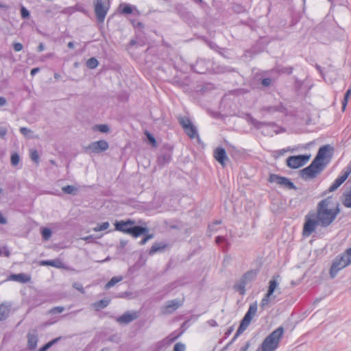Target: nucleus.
<instances>
[{"label":"nucleus","mask_w":351,"mask_h":351,"mask_svg":"<svg viewBox=\"0 0 351 351\" xmlns=\"http://www.w3.org/2000/svg\"><path fill=\"white\" fill-rule=\"evenodd\" d=\"M233 331V327H230L227 332H226V335H229Z\"/></svg>","instance_id":"obj_62"},{"label":"nucleus","mask_w":351,"mask_h":351,"mask_svg":"<svg viewBox=\"0 0 351 351\" xmlns=\"http://www.w3.org/2000/svg\"><path fill=\"white\" fill-rule=\"evenodd\" d=\"M10 279L21 282H27L29 280V278L23 274H12L10 276Z\"/></svg>","instance_id":"obj_24"},{"label":"nucleus","mask_w":351,"mask_h":351,"mask_svg":"<svg viewBox=\"0 0 351 351\" xmlns=\"http://www.w3.org/2000/svg\"><path fill=\"white\" fill-rule=\"evenodd\" d=\"M110 303V300L108 299H104L101 300L99 301H97L94 302L92 306L94 307L95 311H99L101 309H103L106 308Z\"/></svg>","instance_id":"obj_22"},{"label":"nucleus","mask_w":351,"mask_h":351,"mask_svg":"<svg viewBox=\"0 0 351 351\" xmlns=\"http://www.w3.org/2000/svg\"><path fill=\"white\" fill-rule=\"evenodd\" d=\"M45 49V45L43 43H40L38 46V51H43Z\"/></svg>","instance_id":"obj_59"},{"label":"nucleus","mask_w":351,"mask_h":351,"mask_svg":"<svg viewBox=\"0 0 351 351\" xmlns=\"http://www.w3.org/2000/svg\"><path fill=\"white\" fill-rule=\"evenodd\" d=\"M326 167V164L317 163L313 160L309 166L300 171L301 177L304 180H310L315 178Z\"/></svg>","instance_id":"obj_7"},{"label":"nucleus","mask_w":351,"mask_h":351,"mask_svg":"<svg viewBox=\"0 0 351 351\" xmlns=\"http://www.w3.org/2000/svg\"><path fill=\"white\" fill-rule=\"evenodd\" d=\"M209 323L212 326H215L217 325V322L215 320H210Z\"/></svg>","instance_id":"obj_64"},{"label":"nucleus","mask_w":351,"mask_h":351,"mask_svg":"<svg viewBox=\"0 0 351 351\" xmlns=\"http://www.w3.org/2000/svg\"><path fill=\"white\" fill-rule=\"evenodd\" d=\"M271 80L270 78H264V79H263L261 83L263 86L267 87L271 84Z\"/></svg>","instance_id":"obj_52"},{"label":"nucleus","mask_w":351,"mask_h":351,"mask_svg":"<svg viewBox=\"0 0 351 351\" xmlns=\"http://www.w3.org/2000/svg\"><path fill=\"white\" fill-rule=\"evenodd\" d=\"M173 351H185L184 344L180 342L176 343L173 348Z\"/></svg>","instance_id":"obj_42"},{"label":"nucleus","mask_w":351,"mask_h":351,"mask_svg":"<svg viewBox=\"0 0 351 351\" xmlns=\"http://www.w3.org/2000/svg\"><path fill=\"white\" fill-rule=\"evenodd\" d=\"M278 278H279V276H274L272 279L270 280L267 293L261 302V308H265L269 303L274 300L277 297V295L280 293V289L278 288V282L276 279Z\"/></svg>","instance_id":"obj_5"},{"label":"nucleus","mask_w":351,"mask_h":351,"mask_svg":"<svg viewBox=\"0 0 351 351\" xmlns=\"http://www.w3.org/2000/svg\"><path fill=\"white\" fill-rule=\"evenodd\" d=\"M13 48L16 51H21L23 47V45L20 43H14L13 44Z\"/></svg>","instance_id":"obj_48"},{"label":"nucleus","mask_w":351,"mask_h":351,"mask_svg":"<svg viewBox=\"0 0 351 351\" xmlns=\"http://www.w3.org/2000/svg\"><path fill=\"white\" fill-rule=\"evenodd\" d=\"M62 191L66 194L75 195L77 191V189L73 185H67L62 188Z\"/></svg>","instance_id":"obj_29"},{"label":"nucleus","mask_w":351,"mask_h":351,"mask_svg":"<svg viewBox=\"0 0 351 351\" xmlns=\"http://www.w3.org/2000/svg\"><path fill=\"white\" fill-rule=\"evenodd\" d=\"M68 47L70 48V49H73L74 48V43L73 42H69L68 43Z\"/></svg>","instance_id":"obj_63"},{"label":"nucleus","mask_w":351,"mask_h":351,"mask_svg":"<svg viewBox=\"0 0 351 351\" xmlns=\"http://www.w3.org/2000/svg\"><path fill=\"white\" fill-rule=\"evenodd\" d=\"M61 337L56 338L49 342L47 343L45 346L39 348L38 351H47L49 348H50L53 345L57 343Z\"/></svg>","instance_id":"obj_31"},{"label":"nucleus","mask_w":351,"mask_h":351,"mask_svg":"<svg viewBox=\"0 0 351 351\" xmlns=\"http://www.w3.org/2000/svg\"><path fill=\"white\" fill-rule=\"evenodd\" d=\"M123 278L121 276H114L112 277L109 282L105 285V289H108L114 286L117 283L122 280Z\"/></svg>","instance_id":"obj_28"},{"label":"nucleus","mask_w":351,"mask_h":351,"mask_svg":"<svg viewBox=\"0 0 351 351\" xmlns=\"http://www.w3.org/2000/svg\"><path fill=\"white\" fill-rule=\"evenodd\" d=\"M215 158L222 165H225L226 161L228 160L226 150L222 147H217L214 152Z\"/></svg>","instance_id":"obj_18"},{"label":"nucleus","mask_w":351,"mask_h":351,"mask_svg":"<svg viewBox=\"0 0 351 351\" xmlns=\"http://www.w3.org/2000/svg\"><path fill=\"white\" fill-rule=\"evenodd\" d=\"M171 160V154L169 153H165L162 155H160L158 158V162L159 165L164 166L167 163L169 162Z\"/></svg>","instance_id":"obj_25"},{"label":"nucleus","mask_w":351,"mask_h":351,"mask_svg":"<svg viewBox=\"0 0 351 351\" xmlns=\"http://www.w3.org/2000/svg\"><path fill=\"white\" fill-rule=\"evenodd\" d=\"M351 95V87L346 91L343 101H342V110L344 111L346 110V106L348 102V99Z\"/></svg>","instance_id":"obj_33"},{"label":"nucleus","mask_w":351,"mask_h":351,"mask_svg":"<svg viewBox=\"0 0 351 351\" xmlns=\"http://www.w3.org/2000/svg\"><path fill=\"white\" fill-rule=\"evenodd\" d=\"M7 103V101L5 99V98L3 97H0V106H3L6 104Z\"/></svg>","instance_id":"obj_56"},{"label":"nucleus","mask_w":351,"mask_h":351,"mask_svg":"<svg viewBox=\"0 0 351 351\" xmlns=\"http://www.w3.org/2000/svg\"><path fill=\"white\" fill-rule=\"evenodd\" d=\"M138 313L135 311L130 312L127 311L123 313L121 316L117 318V322L119 324H128L133 320L137 319Z\"/></svg>","instance_id":"obj_16"},{"label":"nucleus","mask_w":351,"mask_h":351,"mask_svg":"<svg viewBox=\"0 0 351 351\" xmlns=\"http://www.w3.org/2000/svg\"><path fill=\"white\" fill-rule=\"evenodd\" d=\"M110 0H93L94 11L97 21L103 23L110 9Z\"/></svg>","instance_id":"obj_6"},{"label":"nucleus","mask_w":351,"mask_h":351,"mask_svg":"<svg viewBox=\"0 0 351 351\" xmlns=\"http://www.w3.org/2000/svg\"><path fill=\"white\" fill-rule=\"evenodd\" d=\"M311 155L291 156L287 159V165L292 169H298L304 165L310 159Z\"/></svg>","instance_id":"obj_9"},{"label":"nucleus","mask_w":351,"mask_h":351,"mask_svg":"<svg viewBox=\"0 0 351 351\" xmlns=\"http://www.w3.org/2000/svg\"><path fill=\"white\" fill-rule=\"evenodd\" d=\"M20 161V156L17 153H14L11 155V164L13 166H16Z\"/></svg>","instance_id":"obj_37"},{"label":"nucleus","mask_w":351,"mask_h":351,"mask_svg":"<svg viewBox=\"0 0 351 351\" xmlns=\"http://www.w3.org/2000/svg\"><path fill=\"white\" fill-rule=\"evenodd\" d=\"M263 110L267 112L268 113H274L275 112H285V108L282 104H279L276 106L264 107Z\"/></svg>","instance_id":"obj_20"},{"label":"nucleus","mask_w":351,"mask_h":351,"mask_svg":"<svg viewBox=\"0 0 351 351\" xmlns=\"http://www.w3.org/2000/svg\"><path fill=\"white\" fill-rule=\"evenodd\" d=\"M21 133L26 137H32L30 134L32 133V131L27 128L22 127L20 128Z\"/></svg>","instance_id":"obj_39"},{"label":"nucleus","mask_w":351,"mask_h":351,"mask_svg":"<svg viewBox=\"0 0 351 351\" xmlns=\"http://www.w3.org/2000/svg\"><path fill=\"white\" fill-rule=\"evenodd\" d=\"M39 68H34L31 71V75H34L36 73H37L39 71Z\"/></svg>","instance_id":"obj_60"},{"label":"nucleus","mask_w":351,"mask_h":351,"mask_svg":"<svg viewBox=\"0 0 351 351\" xmlns=\"http://www.w3.org/2000/svg\"><path fill=\"white\" fill-rule=\"evenodd\" d=\"M182 305V302L178 299H175L167 302L162 308V313L167 315L171 314Z\"/></svg>","instance_id":"obj_12"},{"label":"nucleus","mask_w":351,"mask_h":351,"mask_svg":"<svg viewBox=\"0 0 351 351\" xmlns=\"http://www.w3.org/2000/svg\"><path fill=\"white\" fill-rule=\"evenodd\" d=\"M40 265L42 266H52L55 267H62V262L60 260H49V261H41L39 263Z\"/></svg>","instance_id":"obj_21"},{"label":"nucleus","mask_w":351,"mask_h":351,"mask_svg":"<svg viewBox=\"0 0 351 351\" xmlns=\"http://www.w3.org/2000/svg\"><path fill=\"white\" fill-rule=\"evenodd\" d=\"M64 307L62 306H56L50 310V313L52 314H56V313H60L64 311Z\"/></svg>","instance_id":"obj_47"},{"label":"nucleus","mask_w":351,"mask_h":351,"mask_svg":"<svg viewBox=\"0 0 351 351\" xmlns=\"http://www.w3.org/2000/svg\"><path fill=\"white\" fill-rule=\"evenodd\" d=\"M148 232V228L139 226H132L131 230L128 231V234L133 236L134 237H138L142 234H145Z\"/></svg>","instance_id":"obj_19"},{"label":"nucleus","mask_w":351,"mask_h":351,"mask_svg":"<svg viewBox=\"0 0 351 351\" xmlns=\"http://www.w3.org/2000/svg\"><path fill=\"white\" fill-rule=\"evenodd\" d=\"M99 226L101 231L106 230V229H108L109 228L110 223L108 221H106L101 224H99Z\"/></svg>","instance_id":"obj_51"},{"label":"nucleus","mask_w":351,"mask_h":351,"mask_svg":"<svg viewBox=\"0 0 351 351\" xmlns=\"http://www.w3.org/2000/svg\"><path fill=\"white\" fill-rule=\"evenodd\" d=\"M7 128L5 127H0V137L2 138V139H4L5 138V136L7 134Z\"/></svg>","instance_id":"obj_50"},{"label":"nucleus","mask_w":351,"mask_h":351,"mask_svg":"<svg viewBox=\"0 0 351 351\" xmlns=\"http://www.w3.org/2000/svg\"><path fill=\"white\" fill-rule=\"evenodd\" d=\"M98 64L99 62L95 58H89L86 63V66L90 69H95Z\"/></svg>","instance_id":"obj_30"},{"label":"nucleus","mask_w":351,"mask_h":351,"mask_svg":"<svg viewBox=\"0 0 351 351\" xmlns=\"http://www.w3.org/2000/svg\"><path fill=\"white\" fill-rule=\"evenodd\" d=\"M60 77H61V75H60L59 73H54V78H55L56 80H60Z\"/></svg>","instance_id":"obj_61"},{"label":"nucleus","mask_w":351,"mask_h":351,"mask_svg":"<svg viewBox=\"0 0 351 351\" xmlns=\"http://www.w3.org/2000/svg\"><path fill=\"white\" fill-rule=\"evenodd\" d=\"M80 239L86 241L87 242H90L93 239V237L92 235H89L84 237H81Z\"/></svg>","instance_id":"obj_54"},{"label":"nucleus","mask_w":351,"mask_h":351,"mask_svg":"<svg viewBox=\"0 0 351 351\" xmlns=\"http://www.w3.org/2000/svg\"><path fill=\"white\" fill-rule=\"evenodd\" d=\"M343 205L347 208H351V190L344 195Z\"/></svg>","instance_id":"obj_32"},{"label":"nucleus","mask_w":351,"mask_h":351,"mask_svg":"<svg viewBox=\"0 0 351 351\" xmlns=\"http://www.w3.org/2000/svg\"><path fill=\"white\" fill-rule=\"evenodd\" d=\"M135 223L134 221L128 220L126 221H116L115 223V229L117 230L123 232L124 233L128 234V231L131 230L132 226Z\"/></svg>","instance_id":"obj_17"},{"label":"nucleus","mask_w":351,"mask_h":351,"mask_svg":"<svg viewBox=\"0 0 351 351\" xmlns=\"http://www.w3.org/2000/svg\"><path fill=\"white\" fill-rule=\"evenodd\" d=\"M257 303L256 302L252 303L250 305L249 309L246 314L245 315L244 317L242 319L240 326L234 335V337L232 339V341L228 344L227 347L230 345L241 334H242L248 327L250 325L252 319L255 316L256 312H257Z\"/></svg>","instance_id":"obj_4"},{"label":"nucleus","mask_w":351,"mask_h":351,"mask_svg":"<svg viewBox=\"0 0 351 351\" xmlns=\"http://www.w3.org/2000/svg\"><path fill=\"white\" fill-rule=\"evenodd\" d=\"M351 264V247L348 248L344 253L338 255L332 262L330 269V276L334 278L338 272Z\"/></svg>","instance_id":"obj_2"},{"label":"nucleus","mask_w":351,"mask_h":351,"mask_svg":"<svg viewBox=\"0 0 351 351\" xmlns=\"http://www.w3.org/2000/svg\"><path fill=\"white\" fill-rule=\"evenodd\" d=\"M108 143L105 140H99L90 143L85 149L93 153H100L108 149Z\"/></svg>","instance_id":"obj_11"},{"label":"nucleus","mask_w":351,"mask_h":351,"mask_svg":"<svg viewBox=\"0 0 351 351\" xmlns=\"http://www.w3.org/2000/svg\"><path fill=\"white\" fill-rule=\"evenodd\" d=\"M145 237L140 241V245H145L149 239L154 238L153 234H144Z\"/></svg>","instance_id":"obj_41"},{"label":"nucleus","mask_w":351,"mask_h":351,"mask_svg":"<svg viewBox=\"0 0 351 351\" xmlns=\"http://www.w3.org/2000/svg\"><path fill=\"white\" fill-rule=\"evenodd\" d=\"M124 14H131L132 12V8L129 5H125L122 10Z\"/></svg>","instance_id":"obj_49"},{"label":"nucleus","mask_w":351,"mask_h":351,"mask_svg":"<svg viewBox=\"0 0 351 351\" xmlns=\"http://www.w3.org/2000/svg\"><path fill=\"white\" fill-rule=\"evenodd\" d=\"M250 347V343L247 342L245 346H244L243 347H242L239 351H247V349L249 348Z\"/></svg>","instance_id":"obj_58"},{"label":"nucleus","mask_w":351,"mask_h":351,"mask_svg":"<svg viewBox=\"0 0 351 351\" xmlns=\"http://www.w3.org/2000/svg\"><path fill=\"white\" fill-rule=\"evenodd\" d=\"M179 123L182 125V127L184 128V130L192 124L191 121L187 117H180L179 119Z\"/></svg>","instance_id":"obj_35"},{"label":"nucleus","mask_w":351,"mask_h":351,"mask_svg":"<svg viewBox=\"0 0 351 351\" xmlns=\"http://www.w3.org/2000/svg\"><path fill=\"white\" fill-rule=\"evenodd\" d=\"M73 287L76 289L77 290L80 291L82 293H84L85 291H84V289L82 286V285L80 282H74L73 284Z\"/></svg>","instance_id":"obj_45"},{"label":"nucleus","mask_w":351,"mask_h":351,"mask_svg":"<svg viewBox=\"0 0 351 351\" xmlns=\"http://www.w3.org/2000/svg\"><path fill=\"white\" fill-rule=\"evenodd\" d=\"M351 173V165L348 167V170L345 171L342 176L335 180L334 183L329 187L328 192H332L337 189L348 178Z\"/></svg>","instance_id":"obj_13"},{"label":"nucleus","mask_w":351,"mask_h":351,"mask_svg":"<svg viewBox=\"0 0 351 351\" xmlns=\"http://www.w3.org/2000/svg\"><path fill=\"white\" fill-rule=\"evenodd\" d=\"M43 238L47 241L50 239L51 236V230L49 228H44L41 231Z\"/></svg>","instance_id":"obj_36"},{"label":"nucleus","mask_w":351,"mask_h":351,"mask_svg":"<svg viewBox=\"0 0 351 351\" xmlns=\"http://www.w3.org/2000/svg\"><path fill=\"white\" fill-rule=\"evenodd\" d=\"M225 241H226V239H224V237H221V236H218L216 238V240H215V241H216V243L217 244H219V243H221L222 242H224Z\"/></svg>","instance_id":"obj_53"},{"label":"nucleus","mask_w":351,"mask_h":351,"mask_svg":"<svg viewBox=\"0 0 351 351\" xmlns=\"http://www.w3.org/2000/svg\"><path fill=\"white\" fill-rule=\"evenodd\" d=\"M30 158L36 163H38L39 154L37 150L34 149L30 152Z\"/></svg>","instance_id":"obj_38"},{"label":"nucleus","mask_w":351,"mask_h":351,"mask_svg":"<svg viewBox=\"0 0 351 351\" xmlns=\"http://www.w3.org/2000/svg\"><path fill=\"white\" fill-rule=\"evenodd\" d=\"M10 313V306L1 304L0 306V322L5 320Z\"/></svg>","instance_id":"obj_26"},{"label":"nucleus","mask_w":351,"mask_h":351,"mask_svg":"<svg viewBox=\"0 0 351 351\" xmlns=\"http://www.w3.org/2000/svg\"><path fill=\"white\" fill-rule=\"evenodd\" d=\"M96 127L101 132L106 133L109 132V127L106 124L97 125Z\"/></svg>","instance_id":"obj_43"},{"label":"nucleus","mask_w":351,"mask_h":351,"mask_svg":"<svg viewBox=\"0 0 351 351\" xmlns=\"http://www.w3.org/2000/svg\"><path fill=\"white\" fill-rule=\"evenodd\" d=\"M221 223V221H216L213 225H209L208 226V229L211 231V230H214V226L215 224H220Z\"/></svg>","instance_id":"obj_57"},{"label":"nucleus","mask_w":351,"mask_h":351,"mask_svg":"<svg viewBox=\"0 0 351 351\" xmlns=\"http://www.w3.org/2000/svg\"><path fill=\"white\" fill-rule=\"evenodd\" d=\"M27 348L30 350H34L36 348L37 343L38 341V335L36 329L30 330L27 335Z\"/></svg>","instance_id":"obj_14"},{"label":"nucleus","mask_w":351,"mask_h":351,"mask_svg":"<svg viewBox=\"0 0 351 351\" xmlns=\"http://www.w3.org/2000/svg\"><path fill=\"white\" fill-rule=\"evenodd\" d=\"M7 219L3 215L0 213V224H6Z\"/></svg>","instance_id":"obj_55"},{"label":"nucleus","mask_w":351,"mask_h":351,"mask_svg":"<svg viewBox=\"0 0 351 351\" xmlns=\"http://www.w3.org/2000/svg\"><path fill=\"white\" fill-rule=\"evenodd\" d=\"M21 14L23 19H27L29 16V12L23 6L21 8Z\"/></svg>","instance_id":"obj_44"},{"label":"nucleus","mask_w":351,"mask_h":351,"mask_svg":"<svg viewBox=\"0 0 351 351\" xmlns=\"http://www.w3.org/2000/svg\"><path fill=\"white\" fill-rule=\"evenodd\" d=\"M332 198L328 197L320 201L316 208V213L309 212L305 216L302 234L309 237L317 226L326 228L329 226L340 213L337 205L335 208L331 207Z\"/></svg>","instance_id":"obj_1"},{"label":"nucleus","mask_w":351,"mask_h":351,"mask_svg":"<svg viewBox=\"0 0 351 351\" xmlns=\"http://www.w3.org/2000/svg\"><path fill=\"white\" fill-rule=\"evenodd\" d=\"M256 272L254 271H249L246 272L241 278L235 284L234 289L237 291L239 292L241 295H244L245 293V286L250 282L255 279Z\"/></svg>","instance_id":"obj_8"},{"label":"nucleus","mask_w":351,"mask_h":351,"mask_svg":"<svg viewBox=\"0 0 351 351\" xmlns=\"http://www.w3.org/2000/svg\"><path fill=\"white\" fill-rule=\"evenodd\" d=\"M332 148L329 145L321 147L313 160L317 163L326 164L324 160L328 158V152Z\"/></svg>","instance_id":"obj_15"},{"label":"nucleus","mask_w":351,"mask_h":351,"mask_svg":"<svg viewBox=\"0 0 351 351\" xmlns=\"http://www.w3.org/2000/svg\"><path fill=\"white\" fill-rule=\"evenodd\" d=\"M3 254L6 257H8L10 254V251L6 247H0V256Z\"/></svg>","instance_id":"obj_46"},{"label":"nucleus","mask_w":351,"mask_h":351,"mask_svg":"<svg viewBox=\"0 0 351 351\" xmlns=\"http://www.w3.org/2000/svg\"><path fill=\"white\" fill-rule=\"evenodd\" d=\"M269 181L271 183H276L287 189H297V187L293 182L290 180V179L276 174H271L269 178Z\"/></svg>","instance_id":"obj_10"},{"label":"nucleus","mask_w":351,"mask_h":351,"mask_svg":"<svg viewBox=\"0 0 351 351\" xmlns=\"http://www.w3.org/2000/svg\"><path fill=\"white\" fill-rule=\"evenodd\" d=\"M283 332L284 328L280 326L270 333L261 344L262 351H274L278 347Z\"/></svg>","instance_id":"obj_3"},{"label":"nucleus","mask_w":351,"mask_h":351,"mask_svg":"<svg viewBox=\"0 0 351 351\" xmlns=\"http://www.w3.org/2000/svg\"><path fill=\"white\" fill-rule=\"evenodd\" d=\"M145 134L147 136V140L149 141V142L153 145V146H156V139L155 138L147 131L145 132Z\"/></svg>","instance_id":"obj_40"},{"label":"nucleus","mask_w":351,"mask_h":351,"mask_svg":"<svg viewBox=\"0 0 351 351\" xmlns=\"http://www.w3.org/2000/svg\"><path fill=\"white\" fill-rule=\"evenodd\" d=\"M165 247H166L165 244H163L162 243H155L152 245V247L150 248L149 254L153 255L158 252L162 251L165 248Z\"/></svg>","instance_id":"obj_23"},{"label":"nucleus","mask_w":351,"mask_h":351,"mask_svg":"<svg viewBox=\"0 0 351 351\" xmlns=\"http://www.w3.org/2000/svg\"><path fill=\"white\" fill-rule=\"evenodd\" d=\"M250 123L257 129H261L263 125L269 124L267 123L258 121L252 117L250 118Z\"/></svg>","instance_id":"obj_34"},{"label":"nucleus","mask_w":351,"mask_h":351,"mask_svg":"<svg viewBox=\"0 0 351 351\" xmlns=\"http://www.w3.org/2000/svg\"><path fill=\"white\" fill-rule=\"evenodd\" d=\"M184 131L186 133V134L191 138H195L196 136H197V130L195 128V127L194 125H193V124L190 125L189 126H188L187 128H186L184 129Z\"/></svg>","instance_id":"obj_27"}]
</instances>
